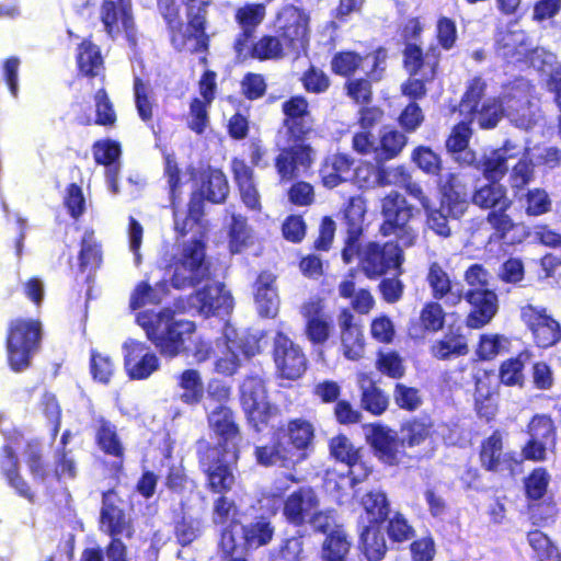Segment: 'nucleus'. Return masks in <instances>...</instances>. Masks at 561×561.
<instances>
[{
  "instance_id": "f257e3e1",
  "label": "nucleus",
  "mask_w": 561,
  "mask_h": 561,
  "mask_svg": "<svg viewBox=\"0 0 561 561\" xmlns=\"http://www.w3.org/2000/svg\"><path fill=\"white\" fill-rule=\"evenodd\" d=\"M243 411L255 433L272 428L268 440L253 449L259 466L289 469L309 458L316 437L314 426L309 420L295 417L274 427L273 422L279 415V410L266 401Z\"/></svg>"
},
{
  "instance_id": "39448f33",
  "label": "nucleus",
  "mask_w": 561,
  "mask_h": 561,
  "mask_svg": "<svg viewBox=\"0 0 561 561\" xmlns=\"http://www.w3.org/2000/svg\"><path fill=\"white\" fill-rule=\"evenodd\" d=\"M206 421L209 432L217 442L211 443L202 437L197 439L195 450H203L208 445L216 451L231 453V458H234V461L239 460L243 435L237 412L231 407H214L206 413Z\"/></svg>"
},
{
  "instance_id": "8fccbe9b",
  "label": "nucleus",
  "mask_w": 561,
  "mask_h": 561,
  "mask_svg": "<svg viewBox=\"0 0 561 561\" xmlns=\"http://www.w3.org/2000/svg\"><path fill=\"white\" fill-rule=\"evenodd\" d=\"M486 90V82L479 76L472 78L458 104L459 114L465 118L474 119L478 114V107Z\"/></svg>"
},
{
  "instance_id": "e2e57ef3",
  "label": "nucleus",
  "mask_w": 561,
  "mask_h": 561,
  "mask_svg": "<svg viewBox=\"0 0 561 561\" xmlns=\"http://www.w3.org/2000/svg\"><path fill=\"white\" fill-rule=\"evenodd\" d=\"M376 369L383 376L399 380L405 375V366L402 356L393 350L378 351L375 360Z\"/></svg>"
},
{
  "instance_id": "423d86ee",
  "label": "nucleus",
  "mask_w": 561,
  "mask_h": 561,
  "mask_svg": "<svg viewBox=\"0 0 561 561\" xmlns=\"http://www.w3.org/2000/svg\"><path fill=\"white\" fill-rule=\"evenodd\" d=\"M355 259L358 260V267L368 279H377L391 272L402 274L404 252L401 243L396 240L383 243L369 241L364 247L360 245Z\"/></svg>"
},
{
  "instance_id": "13d9d810",
  "label": "nucleus",
  "mask_w": 561,
  "mask_h": 561,
  "mask_svg": "<svg viewBox=\"0 0 561 561\" xmlns=\"http://www.w3.org/2000/svg\"><path fill=\"white\" fill-rule=\"evenodd\" d=\"M266 392L265 380L261 376H245L239 387V401L242 409L263 403Z\"/></svg>"
},
{
  "instance_id": "f704fd0d",
  "label": "nucleus",
  "mask_w": 561,
  "mask_h": 561,
  "mask_svg": "<svg viewBox=\"0 0 561 561\" xmlns=\"http://www.w3.org/2000/svg\"><path fill=\"white\" fill-rule=\"evenodd\" d=\"M233 180L240 192L241 201L251 210H261L260 193L254 183V172L242 159L231 162Z\"/></svg>"
},
{
  "instance_id": "dca6fc26",
  "label": "nucleus",
  "mask_w": 561,
  "mask_h": 561,
  "mask_svg": "<svg viewBox=\"0 0 561 561\" xmlns=\"http://www.w3.org/2000/svg\"><path fill=\"white\" fill-rule=\"evenodd\" d=\"M136 321L145 330L148 340L160 355L174 358V319L171 314L162 311H140L137 313Z\"/></svg>"
},
{
  "instance_id": "de8ad7c7",
  "label": "nucleus",
  "mask_w": 561,
  "mask_h": 561,
  "mask_svg": "<svg viewBox=\"0 0 561 561\" xmlns=\"http://www.w3.org/2000/svg\"><path fill=\"white\" fill-rule=\"evenodd\" d=\"M353 172L355 182L364 190L387 186L391 183L388 179L389 173L382 163L364 161Z\"/></svg>"
},
{
  "instance_id": "4c0bfd02",
  "label": "nucleus",
  "mask_w": 561,
  "mask_h": 561,
  "mask_svg": "<svg viewBox=\"0 0 561 561\" xmlns=\"http://www.w3.org/2000/svg\"><path fill=\"white\" fill-rule=\"evenodd\" d=\"M275 526L267 516L260 515L241 527L244 550H255L267 546L274 538Z\"/></svg>"
},
{
  "instance_id": "37998d69",
  "label": "nucleus",
  "mask_w": 561,
  "mask_h": 561,
  "mask_svg": "<svg viewBox=\"0 0 561 561\" xmlns=\"http://www.w3.org/2000/svg\"><path fill=\"white\" fill-rule=\"evenodd\" d=\"M205 201L206 198L193 192L187 203V211L184 218H178L174 211V231L178 237H186L195 226H201L205 216Z\"/></svg>"
},
{
  "instance_id": "aec40b11",
  "label": "nucleus",
  "mask_w": 561,
  "mask_h": 561,
  "mask_svg": "<svg viewBox=\"0 0 561 561\" xmlns=\"http://www.w3.org/2000/svg\"><path fill=\"white\" fill-rule=\"evenodd\" d=\"M319 506L320 499L314 488L301 485L284 499L282 515L288 525L300 528L308 524L310 515Z\"/></svg>"
},
{
  "instance_id": "3c124183",
  "label": "nucleus",
  "mask_w": 561,
  "mask_h": 561,
  "mask_svg": "<svg viewBox=\"0 0 561 561\" xmlns=\"http://www.w3.org/2000/svg\"><path fill=\"white\" fill-rule=\"evenodd\" d=\"M25 463L33 480L45 483L50 477L48 465L45 461L42 443L39 439H31L24 447Z\"/></svg>"
},
{
  "instance_id": "c03bdc74",
  "label": "nucleus",
  "mask_w": 561,
  "mask_h": 561,
  "mask_svg": "<svg viewBox=\"0 0 561 561\" xmlns=\"http://www.w3.org/2000/svg\"><path fill=\"white\" fill-rule=\"evenodd\" d=\"M434 424L426 416H413L400 426L402 442L405 448H413L424 444L433 434Z\"/></svg>"
},
{
  "instance_id": "a211bd4d",
  "label": "nucleus",
  "mask_w": 561,
  "mask_h": 561,
  "mask_svg": "<svg viewBox=\"0 0 561 561\" xmlns=\"http://www.w3.org/2000/svg\"><path fill=\"white\" fill-rule=\"evenodd\" d=\"M300 314L305 321L304 333L312 345H324L333 331V320L327 310L325 300L313 296L300 306Z\"/></svg>"
},
{
  "instance_id": "a19ab883",
  "label": "nucleus",
  "mask_w": 561,
  "mask_h": 561,
  "mask_svg": "<svg viewBox=\"0 0 561 561\" xmlns=\"http://www.w3.org/2000/svg\"><path fill=\"white\" fill-rule=\"evenodd\" d=\"M103 263L102 243L95 238L92 229L84 231L80 240L78 267L81 273L95 272Z\"/></svg>"
},
{
  "instance_id": "49530a36",
  "label": "nucleus",
  "mask_w": 561,
  "mask_h": 561,
  "mask_svg": "<svg viewBox=\"0 0 561 561\" xmlns=\"http://www.w3.org/2000/svg\"><path fill=\"white\" fill-rule=\"evenodd\" d=\"M528 519L533 526L547 527L556 523L559 515L558 503L552 495L526 504Z\"/></svg>"
},
{
  "instance_id": "69168bd1",
  "label": "nucleus",
  "mask_w": 561,
  "mask_h": 561,
  "mask_svg": "<svg viewBox=\"0 0 561 561\" xmlns=\"http://www.w3.org/2000/svg\"><path fill=\"white\" fill-rule=\"evenodd\" d=\"M228 493L217 494L213 502L211 518L215 525H234L240 510L236 501L227 496Z\"/></svg>"
},
{
  "instance_id": "473e14b6",
  "label": "nucleus",
  "mask_w": 561,
  "mask_h": 561,
  "mask_svg": "<svg viewBox=\"0 0 561 561\" xmlns=\"http://www.w3.org/2000/svg\"><path fill=\"white\" fill-rule=\"evenodd\" d=\"M273 25L276 35H308L310 15L301 8L286 4L277 12Z\"/></svg>"
},
{
  "instance_id": "5fc2aeb1",
  "label": "nucleus",
  "mask_w": 561,
  "mask_h": 561,
  "mask_svg": "<svg viewBox=\"0 0 561 561\" xmlns=\"http://www.w3.org/2000/svg\"><path fill=\"white\" fill-rule=\"evenodd\" d=\"M527 542L533 550L535 561H561V553L550 537L540 529L526 534Z\"/></svg>"
},
{
  "instance_id": "6ab92c4d",
  "label": "nucleus",
  "mask_w": 561,
  "mask_h": 561,
  "mask_svg": "<svg viewBox=\"0 0 561 561\" xmlns=\"http://www.w3.org/2000/svg\"><path fill=\"white\" fill-rule=\"evenodd\" d=\"M121 497L114 489L102 492V506L100 511V528L110 537H125L131 539L135 527L131 518L119 506Z\"/></svg>"
},
{
  "instance_id": "9b49d317",
  "label": "nucleus",
  "mask_w": 561,
  "mask_h": 561,
  "mask_svg": "<svg viewBox=\"0 0 561 561\" xmlns=\"http://www.w3.org/2000/svg\"><path fill=\"white\" fill-rule=\"evenodd\" d=\"M367 443L376 458L388 467L411 466L421 459L420 456L408 454L397 432L380 423L371 424Z\"/></svg>"
},
{
  "instance_id": "ddd939ff",
  "label": "nucleus",
  "mask_w": 561,
  "mask_h": 561,
  "mask_svg": "<svg viewBox=\"0 0 561 561\" xmlns=\"http://www.w3.org/2000/svg\"><path fill=\"white\" fill-rule=\"evenodd\" d=\"M519 318L538 348L547 350L561 342V324L546 307L526 304L519 308Z\"/></svg>"
},
{
  "instance_id": "9d476101",
  "label": "nucleus",
  "mask_w": 561,
  "mask_h": 561,
  "mask_svg": "<svg viewBox=\"0 0 561 561\" xmlns=\"http://www.w3.org/2000/svg\"><path fill=\"white\" fill-rule=\"evenodd\" d=\"M366 213V199L362 195L350 196L340 210L345 233L341 256L345 264H351L359 253Z\"/></svg>"
},
{
  "instance_id": "864d4df0",
  "label": "nucleus",
  "mask_w": 561,
  "mask_h": 561,
  "mask_svg": "<svg viewBox=\"0 0 561 561\" xmlns=\"http://www.w3.org/2000/svg\"><path fill=\"white\" fill-rule=\"evenodd\" d=\"M228 249L231 254H239L251 244V228L245 216L232 214L227 228Z\"/></svg>"
},
{
  "instance_id": "7ed1b4c3",
  "label": "nucleus",
  "mask_w": 561,
  "mask_h": 561,
  "mask_svg": "<svg viewBox=\"0 0 561 561\" xmlns=\"http://www.w3.org/2000/svg\"><path fill=\"white\" fill-rule=\"evenodd\" d=\"M43 324L38 319L18 317L9 321L5 334L7 362L14 373H22L32 365L39 351Z\"/></svg>"
},
{
  "instance_id": "338daca9",
  "label": "nucleus",
  "mask_w": 561,
  "mask_h": 561,
  "mask_svg": "<svg viewBox=\"0 0 561 561\" xmlns=\"http://www.w3.org/2000/svg\"><path fill=\"white\" fill-rule=\"evenodd\" d=\"M173 535L181 547H187L201 535V520L186 514L179 515L173 522Z\"/></svg>"
},
{
  "instance_id": "6e6552de",
  "label": "nucleus",
  "mask_w": 561,
  "mask_h": 561,
  "mask_svg": "<svg viewBox=\"0 0 561 561\" xmlns=\"http://www.w3.org/2000/svg\"><path fill=\"white\" fill-rule=\"evenodd\" d=\"M171 267V285L175 289L195 287L209 277V265L206 262V243L202 239H193L185 243L179 257H173Z\"/></svg>"
},
{
  "instance_id": "20e7f679",
  "label": "nucleus",
  "mask_w": 561,
  "mask_h": 561,
  "mask_svg": "<svg viewBox=\"0 0 561 561\" xmlns=\"http://www.w3.org/2000/svg\"><path fill=\"white\" fill-rule=\"evenodd\" d=\"M471 202L480 209L489 210L485 220L493 229L496 240L504 241L507 233L517 226L507 213L513 201L503 184L486 182L472 192Z\"/></svg>"
},
{
  "instance_id": "e433bc0d",
  "label": "nucleus",
  "mask_w": 561,
  "mask_h": 561,
  "mask_svg": "<svg viewBox=\"0 0 561 561\" xmlns=\"http://www.w3.org/2000/svg\"><path fill=\"white\" fill-rule=\"evenodd\" d=\"M533 357L534 354L529 348H523L514 356L502 360L497 371L500 383L523 388L526 381L525 368Z\"/></svg>"
},
{
  "instance_id": "a878e982",
  "label": "nucleus",
  "mask_w": 561,
  "mask_h": 561,
  "mask_svg": "<svg viewBox=\"0 0 561 561\" xmlns=\"http://www.w3.org/2000/svg\"><path fill=\"white\" fill-rule=\"evenodd\" d=\"M92 428L95 445L104 455L114 458L113 468L121 472L124 467L125 447L116 425L105 416L99 415L94 419Z\"/></svg>"
},
{
  "instance_id": "bb28decb",
  "label": "nucleus",
  "mask_w": 561,
  "mask_h": 561,
  "mask_svg": "<svg viewBox=\"0 0 561 561\" xmlns=\"http://www.w3.org/2000/svg\"><path fill=\"white\" fill-rule=\"evenodd\" d=\"M442 207L453 218L461 217L468 209V191L459 173L448 172L437 182Z\"/></svg>"
},
{
  "instance_id": "393cba45",
  "label": "nucleus",
  "mask_w": 561,
  "mask_h": 561,
  "mask_svg": "<svg viewBox=\"0 0 561 561\" xmlns=\"http://www.w3.org/2000/svg\"><path fill=\"white\" fill-rule=\"evenodd\" d=\"M188 304L203 316L210 318L220 311L228 312L233 305L231 295L225 290L224 284H206L188 296Z\"/></svg>"
},
{
  "instance_id": "c9c22d12",
  "label": "nucleus",
  "mask_w": 561,
  "mask_h": 561,
  "mask_svg": "<svg viewBox=\"0 0 561 561\" xmlns=\"http://www.w3.org/2000/svg\"><path fill=\"white\" fill-rule=\"evenodd\" d=\"M353 548V539L343 525L334 526L322 540L320 548L321 561H348Z\"/></svg>"
},
{
  "instance_id": "412c9836",
  "label": "nucleus",
  "mask_w": 561,
  "mask_h": 561,
  "mask_svg": "<svg viewBox=\"0 0 561 561\" xmlns=\"http://www.w3.org/2000/svg\"><path fill=\"white\" fill-rule=\"evenodd\" d=\"M99 19L107 35H133L136 30L131 0H102Z\"/></svg>"
},
{
  "instance_id": "79ce46f5",
  "label": "nucleus",
  "mask_w": 561,
  "mask_h": 561,
  "mask_svg": "<svg viewBox=\"0 0 561 561\" xmlns=\"http://www.w3.org/2000/svg\"><path fill=\"white\" fill-rule=\"evenodd\" d=\"M433 357L447 360L453 357L466 356L469 346L466 336L459 331L448 332L431 346Z\"/></svg>"
},
{
  "instance_id": "052dcab7",
  "label": "nucleus",
  "mask_w": 561,
  "mask_h": 561,
  "mask_svg": "<svg viewBox=\"0 0 561 561\" xmlns=\"http://www.w3.org/2000/svg\"><path fill=\"white\" fill-rule=\"evenodd\" d=\"M77 65L80 72L93 78L98 75V69L103 65V58L99 46L93 44L90 38L81 42L77 53Z\"/></svg>"
},
{
  "instance_id": "6e6d98bb",
  "label": "nucleus",
  "mask_w": 561,
  "mask_h": 561,
  "mask_svg": "<svg viewBox=\"0 0 561 561\" xmlns=\"http://www.w3.org/2000/svg\"><path fill=\"white\" fill-rule=\"evenodd\" d=\"M362 506L368 516V525H382L390 514V503L382 491H368L362 497Z\"/></svg>"
},
{
  "instance_id": "680f3d73",
  "label": "nucleus",
  "mask_w": 561,
  "mask_h": 561,
  "mask_svg": "<svg viewBox=\"0 0 561 561\" xmlns=\"http://www.w3.org/2000/svg\"><path fill=\"white\" fill-rule=\"evenodd\" d=\"M435 56L439 57L437 47L431 46L425 55L419 45L409 43L403 49V67L410 76H416L425 65L431 67Z\"/></svg>"
},
{
  "instance_id": "0eeeda50",
  "label": "nucleus",
  "mask_w": 561,
  "mask_h": 561,
  "mask_svg": "<svg viewBox=\"0 0 561 561\" xmlns=\"http://www.w3.org/2000/svg\"><path fill=\"white\" fill-rule=\"evenodd\" d=\"M195 454L206 490L211 494L231 492L237 481L234 471L239 460L234 461L231 453L216 451L208 445L203 450H195Z\"/></svg>"
},
{
  "instance_id": "7c9ffc66",
  "label": "nucleus",
  "mask_w": 561,
  "mask_h": 561,
  "mask_svg": "<svg viewBox=\"0 0 561 561\" xmlns=\"http://www.w3.org/2000/svg\"><path fill=\"white\" fill-rule=\"evenodd\" d=\"M355 160L348 153L327 154L319 168V176L324 187L332 190L346 182L354 170Z\"/></svg>"
},
{
  "instance_id": "774afa93",
  "label": "nucleus",
  "mask_w": 561,
  "mask_h": 561,
  "mask_svg": "<svg viewBox=\"0 0 561 561\" xmlns=\"http://www.w3.org/2000/svg\"><path fill=\"white\" fill-rule=\"evenodd\" d=\"M386 533L392 543H403L414 538L415 529L401 512H394L386 520Z\"/></svg>"
},
{
  "instance_id": "09e8293b",
  "label": "nucleus",
  "mask_w": 561,
  "mask_h": 561,
  "mask_svg": "<svg viewBox=\"0 0 561 561\" xmlns=\"http://www.w3.org/2000/svg\"><path fill=\"white\" fill-rule=\"evenodd\" d=\"M360 408L374 416L383 414L389 407V397L376 383L369 380L367 383H360Z\"/></svg>"
},
{
  "instance_id": "58836bf2",
  "label": "nucleus",
  "mask_w": 561,
  "mask_h": 561,
  "mask_svg": "<svg viewBox=\"0 0 561 561\" xmlns=\"http://www.w3.org/2000/svg\"><path fill=\"white\" fill-rule=\"evenodd\" d=\"M514 146L510 140H505L501 148L494 149L490 154H484L480 159L479 170L488 182L500 183L508 172L507 151Z\"/></svg>"
},
{
  "instance_id": "4d7b16f0",
  "label": "nucleus",
  "mask_w": 561,
  "mask_h": 561,
  "mask_svg": "<svg viewBox=\"0 0 561 561\" xmlns=\"http://www.w3.org/2000/svg\"><path fill=\"white\" fill-rule=\"evenodd\" d=\"M408 141L407 136L396 129L385 131L380 138L379 144L375 149V160L378 163H383L388 160L398 157Z\"/></svg>"
},
{
  "instance_id": "4be33fe9",
  "label": "nucleus",
  "mask_w": 561,
  "mask_h": 561,
  "mask_svg": "<svg viewBox=\"0 0 561 561\" xmlns=\"http://www.w3.org/2000/svg\"><path fill=\"white\" fill-rule=\"evenodd\" d=\"M336 319L344 357L359 360L364 356L366 345L362 321L347 307L339 309Z\"/></svg>"
},
{
  "instance_id": "72a5a7b5",
  "label": "nucleus",
  "mask_w": 561,
  "mask_h": 561,
  "mask_svg": "<svg viewBox=\"0 0 561 561\" xmlns=\"http://www.w3.org/2000/svg\"><path fill=\"white\" fill-rule=\"evenodd\" d=\"M197 180L199 188L197 194L203 195L213 204H222L229 194L227 176L220 169L207 165L198 171Z\"/></svg>"
},
{
  "instance_id": "f03ea898",
  "label": "nucleus",
  "mask_w": 561,
  "mask_h": 561,
  "mask_svg": "<svg viewBox=\"0 0 561 561\" xmlns=\"http://www.w3.org/2000/svg\"><path fill=\"white\" fill-rule=\"evenodd\" d=\"M382 220L379 233L393 237L403 248H411L417 241V229L414 227L419 215L417 208L398 191H391L380 199Z\"/></svg>"
},
{
  "instance_id": "bf43d9fd",
  "label": "nucleus",
  "mask_w": 561,
  "mask_h": 561,
  "mask_svg": "<svg viewBox=\"0 0 561 561\" xmlns=\"http://www.w3.org/2000/svg\"><path fill=\"white\" fill-rule=\"evenodd\" d=\"M179 387L183 390L180 399L187 405H197L204 398V387L196 369H185L179 377Z\"/></svg>"
},
{
  "instance_id": "4468645a",
  "label": "nucleus",
  "mask_w": 561,
  "mask_h": 561,
  "mask_svg": "<svg viewBox=\"0 0 561 561\" xmlns=\"http://www.w3.org/2000/svg\"><path fill=\"white\" fill-rule=\"evenodd\" d=\"M528 439L522 446L520 456L525 460L540 462L547 458L548 446L557 443L558 428L549 414H534L526 425Z\"/></svg>"
},
{
  "instance_id": "cd10ccee",
  "label": "nucleus",
  "mask_w": 561,
  "mask_h": 561,
  "mask_svg": "<svg viewBox=\"0 0 561 561\" xmlns=\"http://www.w3.org/2000/svg\"><path fill=\"white\" fill-rule=\"evenodd\" d=\"M425 279L433 299L442 300L448 307H455L461 302L462 289L455 287L450 274L439 262L430 263Z\"/></svg>"
},
{
  "instance_id": "5701e85b",
  "label": "nucleus",
  "mask_w": 561,
  "mask_h": 561,
  "mask_svg": "<svg viewBox=\"0 0 561 561\" xmlns=\"http://www.w3.org/2000/svg\"><path fill=\"white\" fill-rule=\"evenodd\" d=\"M123 350L124 369L130 380L147 379L159 369V358L146 343L129 339Z\"/></svg>"
},
{
  "instance_id": "2f4dec72",
  "label": "nucleus",
  "mask_w": 561,
  "mask_h": 561,
  "mask_svg": "<svg viewBox=\"0 0 561 561\" xmlns=\"http://www.w3.org/2000/svg\"><path fill=\"white\" fill-rule=\"evenodd\" d=\"M357 271L350 270L337 285L339 296L348 300L352 312L359 316L368 314L375 307V298L369 288H357Z\"/></svg>"
},
{
  "instance_id": "c85d7f7f",
  "label": "nucleus",
  "mask_w": 561,
  "mask_h": 561,
  "mask_svg": "<svg viewBox=\"0 0 561 561\" xmlns=\"http://www.w3.org/2000/svg\"><path fill=\"white\" fill-rule=\"evenodd\" d=\"M0 472L20 497L35 502V493L21 473L19 456L10 445H3L0 449Z\"/></svg>"
},
{
  "instance_id": "f3484780",
  "label": "nucleus",
  "mask_w": 561,
  "mask_h": 561,
  "mask_svg": "<svg viewBox=\"0 0 561 561\" xmlns=\"http://www.w3.org/2000/svg\"><path fill=\"white\" fill-rule=\"evenodd\" d=\"M282 113L285 140H308L313 131V117L307 98L301 94L289 96L282 103Z\"/></svg>"
},
{
  "instance_id": "2eb2a0df",
  "label": "nucleus",
  "mask_w": 561,
  "mask_h": 561,
  "mask_svg": "<svg viewBox=\"0 0 561 561\" xmlns=\"http://www.w3.org/2000/svg\"><path fill=\"white\" fill-rule=\"evenodd\" d=\"M274 158V167L280 182L297 179L300 170L309 171L316 161V150L307 140H286Z\"/></svg>"
},
{
  "instance_id": "603ef678",
  "label": "nucleus",
  "mask_w": 561,
  "mask_h": 561,
  "mask_svg": "<svg viewBox=\"0 0 561 561\" xmlns=\"http://www.w3.org/2000/svg\"><path fill=\"white\" fill-rule=\"evenodd\" d=\"M266 8L263 3H245L234 13L236 22L241 31L240 35H254L263 23Z\"/></svg>"
},
{
  "instance_id": "a18cd8bd",
  "label": "nucleus",
  "mask_w": 561,
  "mask_h": 561,
  "mask_svg": "<svg viewBox=\"0 0 561 561\" xmlns=\"http://www.w3.org/2000/svg\"><path fill=\"white\" fill-rule=\"evenodd\" d=\"M94 102H95V118H92L89 115L79 116L78 124L82 126H89L92 123L95 125L104 126V127H114L117 122V115L114 108V105L104 88H100L94 93Z\"/></svg>"
},
{
  "instance_id": "1a4fd4ad",
  "label": "nucleus",
  "mask_w": 561,
  "mask_h": 561,
  "mask_svg": "<svg viewBox=\"0 0 561 561\" xmlns=\"http://www.w3.org/2000/svg\"><path fill=\"white\" fill-rule=\"evenodd\" d=\"M506 434L494 430L482 438L478 448V459L481 468L490 473L514 477L522 467L523 457L515 450H505Z\"/></svg>"
},
{
  "instance_id": "ea45409f",
  "label": "nucleus",
  "mask_w": 561,
  "mask_h": 561,
  "mask_svg": "<svg viewBox=\"0 0 561 561\" xmlns=\"http://www.w3.org/2000/svg\"><path fill=\"white\" fill-rule=\"evenodd\" d=\"M358 547L367 561H382L388 546L381 525H365L358 536Z\"/></svg>"
},
{
  "instance_id": "0e129e2a",
  "label": "nucleus",
  "mask_w": 561,
  "mask_h": 561,
  "mask_svg": "<svg viewBox=\"0 0 561 561\" xmlns=\"http://www.w3.org/2000/svg\"><path fill=\"white\" fill-rule=\"evenodd\" d=\"M186 8V35H206L207 8L210 1H183Z\"/></svg>"
},
{
  "instance_id": "c756f323",
  "label": "nucleus",
  "mask_w": 561,
  "mask_h": 561,
  "mask_svg": "<svg viewBox=\"0 0 561 561\" xmlns=\"http://www.w3.org/2000/svg\"><path fill=\"white\" fill-rule=\"evenodd\" d=\"M253 290L254 301L260 317L274 319L279 309L276 276L268 271L260 272L254 282Z\"/></svg>"
},
{
  "instance_id": "b1692460",
  "label": "nucleus",
  "mask_w": 561,
  "mask_h": 561,
  "mask_svg": "<svg viewBox=\"0 0 561 561\" xmlns=\"http://www.w3.org/2000/svg\"><path fill=\"white\" fill-rule=\"evenodd\" d=\"M465 299L471 307L465 319V324L469 329H481L489 324L499 311V297L495 290L467 289L462 291Z\"/></svg>"
},
{
  "instance_id": "f8f14e48",
  "label": "nucleus",
  "mask_w": 561,
  "mask_h": 561,
  "mask_svg": "<svg viewBox=\"0 0 561 561\" xmlns=\"http://www.w3.org/2000/svg\"><path fill=\"white\" fill-rule=\"evenodd\" d=\"M272 356L280 379L296 381L308 369L309 362L302 347L282 331L274 335Z\"/></svg>"
}]
</instances>
